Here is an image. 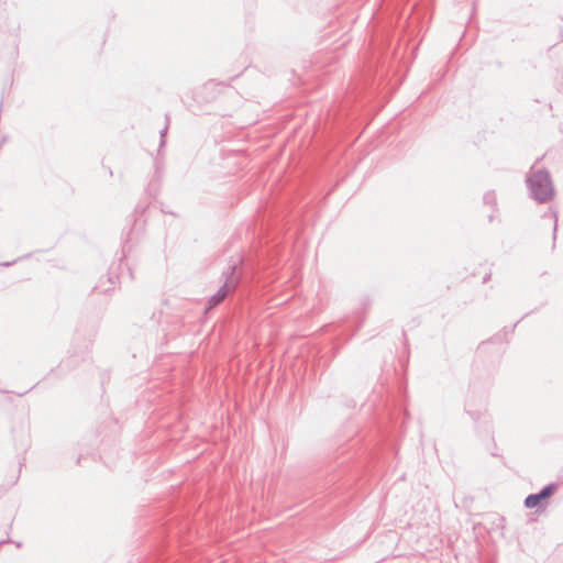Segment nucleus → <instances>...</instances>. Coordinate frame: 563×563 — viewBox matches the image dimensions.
<instances>
[{"label": "nucleus", "mask_w": 563, "mask_h": 563, "mask_svg": "<svg viewBox=\"0 0 563 563\" xmlns=\"http://www.w3.org/2000/svg\"><path fill=\"white\" fill-rule=\"evenodd\" d=\"M166 120L167 121L169 120L168 115H166ZM167 130H168V122L166 123L164 129L161 130V132H159V134H161V147L165 145V135L167 133Z\"/></svg>", "instance_id": "5"}, {"label": "nucleus", "mask_w": 563, "mask_h": 563, "mask_svg": "<svg viewBox=\"0 0 563 563\" xmlns=\"http://www.w3.org/2000/svg\"><path fill=\"white\" fill-rule=\"evenodd\" d=\"M484 202L486 205L494 206L496 203V196L493 191L486 192L484 195Z\"/></svg>", "instance_id": "4"}, {"label": "nucleus", "mask_w": 563, "mask_h": 563, "mask_svg": "<svg viewBox=\"0 0 563 563\" xmlns=\"http://www.w3.org/2000/svg\"><path fill=\"white\" fill-rule=\"evenodd\" d=\"M556 490L555 484L544 486L539 493L530 494L525 499L526 508H534L541 505L542 500L550 498Z\"/></svg>", "instance_id": "3"}, {"label": "nucleus", "mask_w": 563, "mask_h": 563, "mask_svg": "<svg viewBox=\"0 0 563 563\" xmlns=\"http://www.w3.org/2000/svg\"><path fill=\"white\" fill-rule=\"evenodd\" d=\"M531 198L539 203L551 200L554 196V187L547 169L531 170L526 179Z\"/></svg>", "instance_id": "1"}, {"label": "nucleus", "mask_w": 563, "mask_h": 563, "mask_svg": "<svg viewBox=\"0 0 563 563\" xmlns=\"http://www.w3.org/2000/svg\"><path fill=\"white\" fill-rule=\"evenodd\" d=\"M223 275L225 280L218 291L209 298L207 310L221 303L231 291L235 290L240 283V278L236 275V263L230 264L227 271L223 272Z\"/></svg>", "instance_id": "2"}, {"label": "nucleus", "mask_w": 563, "mask_h": 563, "mask_svg": "<svg viewBox=\"0 0 563 563\" xmlns=\"http://www.w3.org/2000/svg\"><path fill=\"white\" fill-rule=\"evenodd\" d=\"M553 216H554V233L556 232V227H558V216H556V212H553Z\"/></svg>", "instance_id": "6"}, {"label": "nucleus", "mask_w": 563, "mask_h": 563, "mask_svg": "<svg viewBox=\"0 0 563 563\" xmlns=\"http://www.w3.org/2000/svg\"><path fill=\"white\" fill-rule=\"evenodd\" d=\"M3 265H4V266H10V265H11V263H9V262H8V263H3Z\"/></svg>", "instance_id": "7"}]
</instances>
